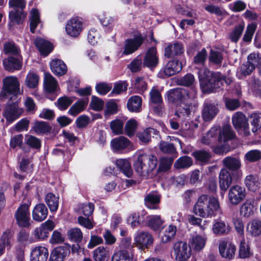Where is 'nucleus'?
<instances>
[{
    "label": "nucleus",
    "mask_w": 261,
    "mask_h": 261,
    "mask_svg": "<svg viewBox=\"0 0 261 261\" xmlns=\"http://www.w3.org/2000/svg\"><path fill=\"white\" fill-rule=\"evenodd\" d=\"M261 159V151L258 149L251 150L246 152L244 155L246 163H253Z\"/></svg>",
    "instance_id": "obj_50"
},
{
    "label": "nucleus",
    "mask_w": 261,
    "mask_h": 261,
    "mask_svg": "<svg viewBox=\"0 0 261 261\" xmlns=\"http://www.w3.org/2000/svg\"><path fill=\"white\" fill-rule=\"evenodd\" d=\"M248 90L256 97H261V82L259 80L251 77L248 83Z\"/></svg>",
    "instance_id": "obj_45"
},
{
    "label": "nucleus",
    "mask_w": 261,
    "mask_h": 261,
    "mask_svg": "<svg viewBox=\"0 0 261 261\" xmlns=\"http://www.w3.org/2000/svg\"><path fill=\"white\" fill-rule=\"evenodd\" d=\"M160 149L165 153L171 154L173 156L177 157L176 149L172 143L164 141L161 142L160 144Z\"/></svg>",
    "instance_id": "obj_56"
},
{
    "label": "nucleus",
    "mask_w": 261,
    "mask_h": 261,
    "mask_svg": "<svg viewBox=\"0 0 261 261\" xmlns=\"http://www.w3.org/2000/svg\"><path fill=\"white\" fill-rule=\"evenodd\" d=\"M246 196L245 188L239 185L230 187L228 193V201L232 205H238L242 201Z\"/></svg>",
    "instance_id": "obj_12"
},
{
    "label": "nucleus",
    "mask_w": 261,
    "mask_h": 261,
    "mask_svg": "<svg viewBox=\"0 0 261 261\" xmlns=\"http://www.w3.org/2000/svg\"><path fill=\"white\" fill-rule=\"evenodd\" d=\"M239 257L241 259L250 258L252 255L249 245L246 242L245 238H242L239 247Z\"/></svg>",
    "instance_id": "obj_40"
},
{
    "label": "nucleus",
    "mask_w": 261,
    "mask_h": 261,
    "mask_svg": "<svg viewBox=\"0 0 261 261\" xmlns=\"http://www.w3.org/2000/svg\"><path fill=\"white\" fill-rule=\"evenodd\" d=\"M133 85L136 92L140 94L143 93L147 89V79L143 77H137Z\"/></svg>",
    "instance_id": "obj_49"
},
{
    "label": "nucleus",
    "mask_w": 261,
    "mask_h": 261,
    "mask_svg": "<svg viewBox=\"0 0 261 261\" xmlns=\"http://www.w3.org/2000/svg\"><path fill=\"white\" fill-rule=\"evenodd\" d=\"M137 127V122L136 120L131 119L125 124L124 127L125 134L129 137L133 136Z\"/></svg>",
    "instance_id": "obj_59"
},
{
    "label": "nucleus",
    "mask_w": 261,
    "mask_h": 261,
    "mask_svg": "<svg viewBox=\"0 0 261 261\" xmlns=\"http://www.w3.org/2000/svg\"><path fill=\"white\" fill-rule=\"evenodd\" d=\"M184 53L182 45L177 42L169 44L165 48L164 56L168 58H173L175 56L181 55Z\"/></svg>",
    "instance_id": "obj_35"
},
{
    "label": "nucleus",
    "mask_w": 261,
    "mask_h": 261,
    "mask_svg": "<svg viewBox=\"0 0 261 261\" xmlns=\"http://www.w3.org/2000/svg\"><path fill=\"white\" fill-rule=\"evenodd\" d=\"M48 257V249L44 246L34 247L31 253V261H46Z\"/></svg>",
    "instance_id": "obj_25"
},
{
    "label": "nucleus",
    "mask_w": 261,
    "mask_h": 261,
    "mask_svg": "<svg viewBox=\"0 0 261 261\" xmlns=\"http://www.w3.org/2000/svg\"><path fill=\"white\" fill-rule=\"evenodd\" d=\"M33 129L37 134L40 135L49 132L51 127L47 122L37 121L34 123Z\"/></svg>",
    "instance_id": "obj_52"
},
{
    "label": "nucleus",
    "mask_w": 261,
    "mask_h": 261,
    "mask_svg": "<svg viewBox=\"0 0 261 261\" xmlns=\"http://www.w3.org/2000/svg\"><path fill=\"white\" fill-rule=\"evenodd\" d=\"M23 110L20 108L16 102L12 104L9 103L5 110L3 115L7 122L11 123L17 119L23 113Z\"/></svg>",
    "instance_id": "obj_16"
},
{
    "label": "nucleus",
    "mask_w": 261,
    "mask_h": 261,
    "mask_svg": "<svg viewBox=\"0 0 261 261\" xmlns=\"http://www.w3.org/2000/svg\"><path fill=\"white\" fill-rule=\"evenodd\" d=\"M192 155L196 161L202 164H205L208 162L211 156L210 153L205 150H197L192 153Z\"/></svg>",
    "instance_id": "obj_51"
},
{
    "label": "nucleus",
    "mask_w": 261,
    "mask_h": 261,
    "mask_svg": "<svg viewBox=\"0 0 261 261\" xmlns=\"http://www.w3.org/2000/svg\"><path fill=\"white\" fill-rule=\"evenodd\" d=\"M6 247H11L10 234L7 231L3 233L0 239V256L4 253Z\"/></svg>",
    "instance_id": "obj_57"
},
{
    "label": "nucleus",
    "mask_w": 261,
    "mask_h": 261,
    "mask_svg": "<svg viewBox=\"0 0 261 261\" xmlns=\"http://www.w3.org/2000/svg\"><path fill=\"white\" fill-rule=\"evenodd\" d=\"M45 201L51 212H56L59 207V197L52 193H48L45 198Z\"/></svg>",
    "instance_id": "obj_43"
},
{
    "label": "nucleus",
    "mask_w": 261,
    "mask_h": 261,
    "mask_svg": "<svg viewBox=\"0 0 261 261\" xmlns=\"http://www.w3.org/2000/svg\"><path fill=\"white\" fill-rule=\"evenodd\" d=\"M145 39V36H143L141 34H139L133 38L127 39L125 41L123 54L128 55L134 53L142 45Z\"/></svg>",
    "instance_id": "obj_17"
},
{
    "label": "nucleus",
    "mask_w": 261,
    "mask_h": 261,
    "mask_svg": "<svg viewBox=\"0 0 261 261\" xmlns=\"http://www.w3.org/2000/svg\"><path fill=\"white\" fill-rule=\"evenodd\" d=\"M34 44L40 54L44 56H47L54 49L51 42L41 38H37L34 41Z\"/></svg>",
    "instance_id": "obj_27"
},
{
    "label": "nucleus",
    "mask_w": 261,
    "mask_h": 261,
    "mask_svg": "<svg viewBox=\"0 0 261 261\" xmlns=\"http://www.w3.org/2000/svg\"><path fill=\"white\" fill-rule=\"evenodd\" d=\"M236 174L226 168H222L219 174V183L221 190L226 191L230 186Z\"/></svg>",
    "instance_id": "obj_19"
},
{
    "label": "nucleus",
    "mask_w": 261,
    "mask_h": 261,
    "mask_svg": "<svg viewBox=\"0 0 261 261\" xmlns=\"http://www.w3.org/2000/svg\"><path fill=\"white\" fill-rule=\"evenodd\" d=\"M247 61L245 62L238 69L237 75L238 78L242 79L250 75L255 69V55L250 54L247 58Z\"/></svg>",
    "instance_id": "obj_14"
},
{
    "label": "nucleus",
    "mask_w": 261,
    "mask_h": 261,
    "mask_svg": "<svg viewBox=\"0 0 261 261\" xmlns=\"http://www.w3.org/2000/svg\"><path fill=\"white\" fill-rule=\"evenodd\" d=\"M69 251V246L58 247L51 252L49 261H64Z\"/></svg>",
    "instance_id": "obj_31"
},
{
    "label": "nucleus",
    "mask_w": 261,
    "mask_h": 261,
    "mask_svg": "<svg viewBox=\"0 0 261 261\" xmlns=\"http://www.w3.org/2000/svg\"><path fill=\"white\" fill-rule=\"evenodd\" d=\"M39 76L33 71H30L27 74L25 79V85L30 89L36 88L38 85Z\"/></svg>",
    "instance_id": "obj_48"
},
{
    "label": "nucleus",
    "mask_w": 261,
    "mask_h": 261,
    "mask_svg": "<svg viewBox=\"0 0 261 261\" xmlns=\"http://www.w3.org/2000/svg\"><path fill=\"white\" fill-rule=\"evenodd\" d=\"M207 239L205 234L193 235L189 240V246L194 251L199 252L204 248Z\"/></svg>",
    "instance_id": "obj_22"
},
{
    "label": "nucleus",
    "mask_w": 261,
    "mask_h": 261,
    "mask_svg": "<svg viewBox=\"0 0 261 261\" xmlns=\"http://www.w3.org/2000/svg\"><path fill=\"white\" fill-rule=\"evenodd\" d=\"M48 215V210L43 203H39L35 205L32 211L33 219L37 222L44 220Z\"/></svg>",
    "instance_id": "obj_30"
},
{
    "label": "nucleus",
    "mask_w": 261,
    "mask_h": 261,
    "mask_svg": "<svg viewBox=\"0 0 261 261\" xmlns=\"http://www.w3.org/2000/svg\"><path fill=\"white\" fill-rule=\"evenodd\" d=\"M209 60L211 63L220 66L223 60L221 53L219 51L211 50L209 56Z\"/></svg>",
    "instance_id": "obj_63"
},
{
    "label": "nucleus",
    "mask_w": 261,
    "mask_h": 261,
    "mask_svg": "<svg viewBox=\"0 0 261 261\" xmlns=\"http://www.w3.org/2000/svg\"><path fill=\"white\" fill-rule=\"evenodd\" d=\"M125 119L117 118L110 123V128L116 135L123 134V125Z\"/></svg>",
    "instance_id": "obj_47"
},
{
    "label": "nucleus",
    "mask_w": 261,
    "mask_h": 261,
    "mask_svg": "<svg viewBox=\"0 0 261 261\" xmlns=\"http://www.w3.org/2000/svg\"><path fill=\"white\" fill-rule=\"evenodd\" d=\"M223 168L235 174L239 173V170L241 166V162L239 158L228 156L222 161Z\"/></svg>",
    "instance_id": "obj_21"
},
{
    "label": "nucleus",
    "mask_w": 261,
    "mask_h": 261,
    "mask_svg": "<svg viewBox=\"0 0 261 261\" xmlns=\"http://www.w3.org/2000/svg\"><path fill=\"white\" fill-rule=\"evenodd\" d=\"M218 248L219 254L222 258L228 260L234 259L237 247L233 243L221 241L219 243Z\"/></svg>",
    "instance_id": "obj_11"
},
{
    "label": "nucleus",
    "mask_w": 261,
    "mask_h": 261,
    "mask_svg": "<svg viewBox=\"0 0 261 261\" xmlns=\"http://www.w3.org/2000/svg\"><path fill=\"white\" fill-rule=\"evenodd\" d=\"M50 66L52 72L56 75L61 76L67 72V66L60 59H53L50 63Z\"/></svg>",
    "instance_id": "obj_33"
},
{
    "label": "nucleus",
    "mask_w": 261,
    "mask_h": 261,
    "mask_svg": "<svg viewBox=\"0 0 261 261\" xmlns=\"http://www.w3.org/2000/svg\"><path fill=\"white\" fill-rule=\"evenodd\" d=\"M193 212L196 215L204 218L214 217L222 214L218 199L206 194L202 195L198 198Z\"/></svg>",
    "instance_id": "obj_2"
},
{
    "label": "nucleus",
    "mask_w": 261,
    "mask_h": 261,
    "mask_svg": "<svg viewBox=\"0 0 261 261\" xmlns=\"http://www.w3.org/2000/svg\"><path fill=\"white\" fill-rule=\"evenodd\" d=\"M127 107L129 111L139 113L142 110V98L139 96H131L127 102Z\"/></svg>",
    "instance_id": "obj_39"
},
{
    "label": "nucleus",
    "mask_w": 261,
    "mask_h": 261,
    "mask_svg": "<svg viewBox=\"0 0 261 261\" xmlns=\"http://www.w3.org/2000/svg\"><path fill=\"white\" fill-rule=\"evenodd\" d=\"M232 122L236 129L243 128L246 136L250 134L247 118L243 113L241 112L235 113L232 117Z\"/></svg>",
    "instance_id": "obj_18"
},
{
    "label": "nucleus",
    "mask_w": 261,
    "mask_h": 261,
    "mask_svg": "<svg viewBox=\"0 0 261 261\" xmlns=\"http://www.w3.org/2000/svg\"><path fill=\"white\" fill-rule=\"evenodd\" d=\"M115 165L126 177H131L133 170L128 159H118L115 161Z\"/></svg>",
    "instance_id": "obj_26"
},
{
    "label": "nucleus",
    "mask_w": 261,
    "mask_h": 261,
    "mask_svg": "<svg viewBox=\"0 0 261 261\" xmlns=\"http://www.w3.org/2000/svg\"><path fill=\"white\" fill-rule=\"evenodd\" d=\"M218 113V109L214 104L206 102L203 103L202 116L204 121H211L214 118Z\"/></svg>",
    "instance_id": "obj_28"
},
{
    "label": "nucleus",
    "mask_w": 261,
    "mask_h": 261,
    "mask_svg": "<svg viewBox=\"0 0 261 261\" xmlns=\"http://www.w3.org/2000/svg\"><path fill=\"white\" fill-rule=\"evenodd\" d=\"M176 226L170 224L164 231L160 233L161 241L164 243H167L171 241L175 237L176 232Z\"/></svg>",
    "instance_id": "obj_41"
},
{
    "label": "nucleus",
    "mask_w": 261,
    "mask_h": 261,
    "mask_svg": "<svg viewBox=\"0 0 261 261\" xmlns=\"http://www.w3.org/2000/svg\"><path fill=\"white\" fill-rule=\"evenodd\" d=\"M5 68L9 71L13 72L15 70H19L21 68L20 61L14 57H9L3 60Z\"/></svg>",
    "instance_id": "obj_42"
},
{
    "label": "nucleus",
    "mask_w": 261,
    "mask_h": 261,
    "mask_svg": "<svg viewBox=\"0 0 261 261\" xmlns=\"http://www.w3.org/2000/svg\"><path fill=\"white\" fill-rule=\"evenodd\" d=\"M212 231L217 236L226 235L230 231V227L221 219H216L213 221Z\"/></svg>",
    "instance_id": "obj_24"
},
{
    "label": "nucleus",
    "mask_w": 261,
    "mask_h": 261,
    "mask_svg": "<svg viewBox=\"0 0 261 261\" xmlns=\"http://www.w3.org/2000/svg\"><path fill=\"white\" fill-rule=\"evenodd\" d=\"M83 28L82 22L77 17H73L69 20L66 25V33L81 32Z\"/></svg>",
    "instance_id": "obj_37"
},
{
    "label": "nucleus",
    "mask_w": 261,
    "mask_h": 261,
    "mask_svg": "<svg viewBox=\"0 0 261 261\" xmlns=\"http://www.w3.org/2000/svg\"><path fill=\"white\" fill-rule=\"evenodd\" d=\"M18 94H20V88L17 78L14 76H9L4 79L0 98L4 99L11 94L16 96Z\"/></svg>",
    "instance_id": "obj_6"
},
{
    "label": "nucleus",
    "mask_w": 261,
    "mask_h": 261,
    "mask_svg": "<svg viewBox=\"0 0 261 261\" xmlns=\"http://www.w3.org/2000/svg\"><path fill=\"white\" fill-rule=\"evenodd\" d=\"M257 206V204L254 199H247L240 207L241 215L245 218H249L254 214Z\"/></svg>",
    "instance_id": "obj_23"
},
{
    "label": "nucleus",
    "mask_w": 261,
    "mask_h": 261,
    "mask_svg": "<svg viewBox=\"0 0 261 261\" xmlns=\"http://www.w3.org/2000/svg\"><path fill=\"white\" fill-rule=\"evenodd\" d=\"M112 261H133V258L127 250H120L113 254Z\"/></svg>",
    "instance_id": "obj_55"
},
{
    "label": "nucleus",
    "mask_w": 261,
    "mask_h": 261,
    "mask_svg": "<svg viewBox=\"0 0 261 261\" xmlns=\"http://www.w3.org/2000/svg\"><path fill=\"white\" fill-rule=\"evenodd\" d=\"M173 252L177 261H186L191 256V248L186 242L179 241L173 246Z\"/></svg>",
    "instance_id": "obj_10"
},
{
    "label": "nucleus",
    "mask_w": 261,
    "mask_h": 261,
    "mask_svg": "<svg viewBox=\"0 0 261 261\" xmlns=\"http://www.w3.org/2000/svg\"><path fill=\"white\" fill-rule=\"evenodd\" d=\"M112 150L116 153H121L130 151L133 149L131 142L124 136H120L111 141Z\"/></svg>",
    "instance_id": "obj_8"
},
{
    "label": "nucleus",
    "mask_w": 261,
    "mask_h": 261,
    "mask_svg": "<svg viewBox=\"0 0 261 261\" xmlns=\"http://www.w3.org/2000/svg\"><path fill=\"white\" fill-rule=\"evenodd\" d=\"M44 87L48 93H52L58 89V82L50 73H45L44 77Z\"/></svg>",
    "instance_id": "obj_38"
},
{
    "label": "nucleus",
    "mask_w": 261,
    "mask_h": 261,
    "mask_svg": "<svg viewBox=\"0 0 261 261\" xmlns=\"http://www.w3.org/2000/svg\"><path fill=\"white\" fill-rule=\"evenodd\" d=\"M25 6V0H9V6L13 9L9 13L8 27L10 31L15 24H20L23 22L26 17L24 12Z\"/></svg>",
    "instance_id": "obj_5"
},
{
    "label": "nucleus",
    "mask_w": 261,
    "mask_h": 261,
    "mask_svg": "<svg viewBox=\"0 0 261 261\" xmlns=\"http://www.w3.org/2000/svg\"><path fill=\"white\" fill-rule=\"evenodd\" d=\"M88 102V98L79 100L70 107L68 111V114L74 117L76 116L86 109Z\"/></svg>",
    "instance_id": "obj_36"
},
{
    "label": "nucleus",
    "mask_w": 261,
    "mask_h": 261,
    "mask_svg": "<svg viewBox=\"0 0 261 261\" xmlns=\"http://www.w3.org/2000/svg\"><path fill=\"white\" fill-rule=\"evenodd\" d=\"M250 123L252 131L255 133L261 129V113H253L250 116Z\"/></svg>",
    "instance_id": "obj_54"
},
{
    "label": "nucleus",
    "mask_w": 261,
    "mask_h": 261,
    "mask_svg": "<svg viewBox=\"0 0 261 261\" xmlns=\"http://www.w3.org/2000/svg\"><path fill=\"white\" fill-rule=\"evenodd\" d=\"M160 198L161 196L157 192H150L145 197V204L150 209H158Z\"/></svg>",
    "instance_id": "obj_34"
},
{
    "label": "nucleus",
    "mask_w": 261,
    "mask_h": 261,
    "mask_svg": "<svg viewBox=\"0 0 261 261\" xmlns=\"http://www.w3.org/2000/svg\"><path fill=\"white\" fill-rule=\"evenodd\" d=\"M192 163L193 161L190 157L183 156L175 162L174 167L177 169L188 168L192 165Z\"/></svg>",
    "instance_id": "obj_58"
},
{
    "label": "nucleus",
    "mask_w": 261,
    "mask_h": 261,
    "mask_svg": "<svg viewBox=\"0 0 261 261\" xmlns=\"http://www.w3.org/2000/svg\"><path fill=\"white\" fill-rule=\"evenodd\" d=\"M67 234L69 239L74 242H80L83 239V233L79 228L70 229Z\"/></svg>",
    "instance_id": "obj_60"
},
{
    "label": "nucleus",
    "mask_w": 261,
    "mask_h": 261,
    "mask_svg": "<svg viewBox=\"0 0 261 261\" xmlns=\"http://www.w3.org/2000/svg\"><path fill=\"white\" fill-rule=\"evenodd\" d=\"M168 100L172 102L185 101L187 99H192L195 97L196 92L192 89L191 93H189L184 88H175L169 90L167 92Z\"/></svg>",
    "instance_id": "obj_7"
},
{
    "label": "nucleus",
    "mask_w": 261,
    "mask_h": 261,
    "mask_svg": "<svg viewBox=\"0 0 261 261\" xmlns=\"http://www.w3.org/2000/svg\"><path fill=\"white\" fill-rule=\"evenodd\" d=\"M182 69L181 63L178 60H170L158 74L160 78L164 79L178 73Z\"/></svg>",
    "instance_id": "obj_13"
},
{
    "label": "nucleus",
    "mask_w": 261,
    "mask_h": 261,
    "mask_svg": "<svg viewBox=\"0 0 261 261\" xmlns=\"http://www.w3.org/2000/svg\"><path fill=\"white\" fill-rule=\"evenodd\" d=\"M153 241L152 236L148 232L137 231L134 234V244L139 249L149 248L152 245Z\"/></svg>",
    "instance_id": "obj_9"
},
{
    "label": "nucleus",
    "mask_w": 261,
    "mask_h": 261,
    "mask_svg": "<svg viewBox=\"0 0 261 261\" xmlns=\"http://www.w3.org/2000/svg\"><path fill=\"white\" fill-rule=\"evenodd\" d=\"M15 218L19 226H29L30 220L29 205L27 204L20 205L15 214Z\"/></svg>",
    "instance_id": "obj_15"
},
{
    "label": "nucleus",
    "mask_w": 261,
    "mask_h": 261,
    "mask_svg": "<svg viewBox=\"0 0 261 261\" xmlns=\"http://www.w3.org/2000/svg\"><path fill=\"white\" fill-rule=\"evenodd\" d=\"M157 165L158 160L154 155L142 153L138 155L134 163V167L136 172L145 176L154 170Z\"/></svg>",
    "instance_id": "obj_4"
},
{
    "label": "nucleus",
    "mask_w": 261,
    "mask_h": 261,
    "mask_svg": "<svg viewBox=\"0 0 261 261\" xmlns=\"http://www.w3.org/2000/svg\"><path fill=\"white\" fill-rule=\"evenodd\" d=\"M25 141L26 143L32 148L39 149L41 147V141L35 136L26 135Z\"/></svg>",
    "instance_id": "obj_64"
},
{
    "label": "nucleus",
    "mask_w": 261,
    "mask_h": 261,
    "mask_svg": "<svg viewBox=\"0 0 261 261\" xmlns=\"http://www.w3.org/2000/svg\"><path fill=\"white\" fill-rule=\"evenodd\" d=\"M245 186L248 190L257 192L261 187V179L256 175H247L244 180Z\"/></svg>",
    "instance_id": "obj_32"
},
{
    "label": "nucleus",
    "mask_w": 261,
    "mask_h": 261,
    "mask_svg": "<svg viewBox=\"0 0 261 261\" xmlns=\"http://www.w3.org/2000/svg\"><path fill=\"white\" fill-rule=\"evenodd\" d=\"M118 111V106L114 100L108 101L105 106L104 115L106 118L110 116L117 113Z\"/></svg>",
    "instance_id": "obj_53"
},
{
    "label": "nucleus",
    "mask_w": 261,
    "mask_h": 261,
    "mask_svg": "<svg viewBox=\"0 0 261 261\" xmlns=\"http://www.w3.org/2000/svg\"><path fill=\"white\" fill-rule=\"evenodd\" d=\"M246 231L252 237H257L261 235V220L254 218L248 222L246 226Z\"/></svg>",
    "instance_id": "obj_29"
},
{
    "label": "nucleus",
    "mask_w": 261,
    "mask_h": 261,
    "mask_svg": "<svg viewBox=\"0 0 261 261\" xmlns=\"http://www.w3.org/2000/svg\"><path fill=\"white\" fill-rule=\"evenodd\" d=\"M154 132V129L151 128H147L142 132L138 133L137 137L143 143H147L151 140V134Z\"/></svg>",
    "instance_id": "obj_62"
},
{
    "label": "nucleus",
    "mask_w": 261,
    "mask_h": 261,
    "mask_svg": "<svg viewBox=\"0 0 261 261\" xmlns=\"http://www.w3.org/2000/svg\"><path fill=\"white\" fill-rule=\"evenodd\" d=\"M73 97L64 96L60 97L57 101V107L61 110H65L73 102Z\"/></svg>",
    "instance_id": "obj_61"
},
{
    "label": "nucleus",
    "mask_w": 261,
    "mask_h": 261,
    "mask_svg": "<svg viewBox=\"0 0 261 261\" xmlns=\"http://www.w3.org/2000/svg\"><path fill=\"white\" fill-rule=\"evenodd\" d=\"M30 20V31L32 33H34L37 25L41 23L40 13L37 9H32L31 10Z\"/></svg>",
    "instance_id": "obj_46"
},
{
    "label": "nucleus",
    "mask_w": 261,
    "mask_h": 261,
    "mask_svg": "<svg viewBox=\"0 0 261 261\" xmlns=\"http://www.w3.org/2000/svg\"><path fill=\"white\" fill-rule=\"evenodd\" d=\"M159 64V58L156 49L151 47L147 49L143 60V65L151 69L154 68Z\"/></svg>",
    "instance_id": "obj_20"
},
{
    "label": "nucleus",
    "mask_w": 261,
    "mask_h": 261,
    "mask_svg": "<svg viewBox=\"0 0 261 261\" xmlns=\"http://www.w3.org/2000/svg\"><path fill=\"white\" fill-rule=\"evenodd\" d=\"M218 133H219V142L224 143L222 145L215 147L213 149L214 151L217 154L226 153L228 151V148L226 142L235 137L231 126L229 124L223 125L221 130H220L219 126H215L212 127L206 134L201 137V141L203 144L210 145L216 140Z\"/></svg>",
    "instance_id": "obj_1"
},
{
    "label": "nucleus",
    "mask_w": 261,
    "mask_h": 261,
    "mask_svg": "<svg viewBox=\"0 0 261 261\" xmlns=\"http://www.w3.org/2000/svg\"><path fill=\"white\" fill-rule=\"evenodd\" d=\"M198 76L201 84L209 92L217 91L223 85L224 79L219 72H211L204 66L199 69Z\"/></svg>",
    "instance_id": "obj_3"
},
{
    "label": "nucleus",
    "mask_w": 261,
    "mask_h": 261,
    "mask_svg": "<svg viewBox=\"0 0 261 261\" xmlns=\"http://www.w3.org/2000/svg\"><path fill=\"white\" fill-rule=\"evenodd\" d=\"M147 221L148 226L154 230H159L164 222L160 215L148 216Z\"/></svg>",
    "instance_id": "obj_44"
}]
</instances>
